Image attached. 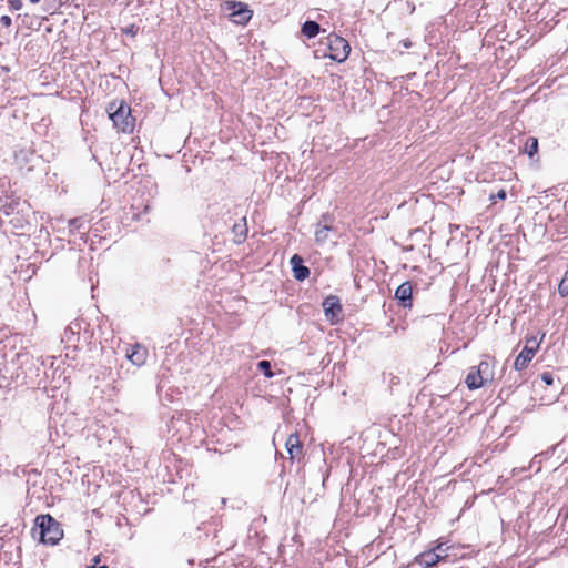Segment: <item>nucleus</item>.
I'll return each mask as SVG.
<instances>
[{
    "instance_id": "nucleus-27",
    "label": "nucleus",
    "mask_w": 568,
    "mask_h": 568,
    "mask_svg": "<svg viewBox=\"0 0 568 568\" xmlns=\"http://www.w3.org/2000/svg\"><path fill=\"white\" fill-rule=\"evenodd\" d=\"M334 221V217L328 214V213H325L321 216L320 221L318 222H322V224H329Z\"/></svg>"
},
{
    "instance_id": "nucleus-34",
    "label": "nucleus",
    "mask_w": 568,
    "mask_h": 568,
    "mask_svg": "<svg viewBox=\"0 0 568 568\" xmlns=\"http://www.w3.org/2000/svg\"><path fill=\"white\" fill-rule=\"evenodd\" d=\"M31 3H38L40 0H29Z\"/></svg>"
},
{
    "instance_id": "nucleus-6",
    "label": "nucleus",
    "mask_w": 568,
    "mask_h": 568,
    "mask_svg": "<svg viewBox=\"0 0 568 568\" xmlns=\"http://www.w3.org/2000/svg\"><path fill=\"white\" fill-rule=\"evenodd\" d=\"M231 11V17L233 21L239 24H246L252 18V10L248 9V6L242 2H231L229 6Z\"/></svg>"
},
{
    "instance_id": "nucleus-31",
    "label": "nucleus",
    "mask_w": 568,
    "mask_h": 568,
    "mask_svg": "<svg viewBox=\"0 0 568 568\" xmlns=\"http://www.w3.org/2000/svg\"><path fill=\"white\" fill-rule=\"evenodd\" d=\"M87 568H108V566L106 565H102V566L91 565V566H88Z\"/></svg>"
},
{
    "instance_id": "nucleus-12",
    "label": "nucleus",
    "mask_w": 568,
    "mask_h": 568,
    "mask_svg": "<svg viewBox=\"0 0 568 568\" xmlns=\"http://www.w3.org/2000/svg\"><path fill=\"white\" fill-rule=\"evenodd\" d=\"M285 447L291 459L298 458L302 455L303 445L297 433L291 434L287 437Z\"/></svg>"
},
{
    "instance_id": "nucleus-30",
    "label": "nucleus",
    "mask_w": 568,
    "mask_h": 568,
    "mask_svg": "<svg viewBox=\"0 0 568 568\" xmlns=\"http://www.w3.org/2000/svg\"><path fill=\"white\" fill-rule=\"evenodd\" d=\"M434 551L439 552V555H447L442 545L437 546L436 549H434Z\"/></svg>"
},
{
    "instance_id": "nucleus-2",
    "label": "nucleus",
    "mask_w": 568,
    "mask_h": 568,
    "mask_svg": "<svg viewBox=\"0 0 568 568\" xmlns=\"http://www.w3.org/2000/svg\"><path fill=\"white\" fill-rule=\"evenodd\" d=\"M106 112L113 125L120 132H133L135 118L131 114V108L124 100L110 102L106 106Z\"/></svg>"
},
{
    "instance_id": "nucleus-32",
    "label": "nucleus",
    "mask_w": 568,
    "mask_h": 568,
    "mask_svg": "<svg viewBox=\"0 0 568 568\" xmlns=\"http://www.w3.org/2000/svg\"><path fill=\"white\" fill-rule=\"evenodd\" d=\"M408 8H412L410 12H414V10H415V7H414V6L408 4Z\"/></svg>"
},
{
    "instance_id": "nucleus-26",
    "label": "nucleus",
    "mask_w": 568,
    "mask_h": 568,
    "mask_svg": "<svg viewBox=\"0 0 568 568\" xmlns=\"http://www.w3.org/2000/svg\"><path fill=\"white\" fill-rule=\"evenodd\" d=\"M123 31L125 34H130V36L134 37V36H136V33L139 31V27H136L135 24H131V26L126 27Z\"/></svg>"
},
{
    "instance_id": "nucleus-33",
    "label": "nucleus",
    "mask_w": 568,
    "mask_h": 568,
    "mask_svg": "<svg viewBox=\"0 0 568 568\" xmlns=\"http://www.w3.org/2000/svg\"><path fill=\"white\" fill-rule=\"evenodd\" d=\"M408 8H412L410 12H414V10H415V7H414V6L408 4Z\"/></svg>"
},
{
    "instance_id": "nucleus-21",
    "label": "nucleus",
    "mask_w": 568,
    "mask_h": 568,
    "mask_svg": "<svg viewBox=\"0 0 568 568\" xmlns=\"http://www.w3.org/2000/svg\"><path fill=\"white\" fill-rule=\"evenodd\" d=\"M244 221V224H234L233 225V232L236 236H240L241 240H239V242L245 240L246 235H247V227H246V223H245V217L243 219Z\"/></svg>"
},
{
    "instance_id": "nucleus-23",
    "label": "nucleus",
    "mask_w": 568,
    "mask_h": 568,
    "mask_svg": "<svg viewBox=\"0 0 568 568\" xmlns=\"http://www.w3.org/2000/svg\"><path fill=\"white\" fill-rule=\"evenodd\" d=\"M541 381L547 385L550 386L554 384V375L550 372H544L540 375Z\"/></svg>"
},
{
    "instance_id": "nucleus-14",
    "label": "nucleus",
    "mask_w": 568,
    "mask_h": 568,
    "mask_svg": "<svg viewBox=\"0 0 568 568\" xmlns=\"http://www.w3.org/2000/svg\"><path fill=\"white\" fill-rule=\"evenodd\" d=\"M301 31L302 34L305 36L307 39H313L320 33L321 26L315 20H306L302 24Z\"/></svg>"
},
{
    "instance_id": "nucleus-13",
    "label": "nucleus",
    "mask_w": 568,
    "mask_h": 568,
    "mask_svg": "<svg viewBox=\"0 0 568 568\" xmlns=\"http://www.w3.org/2000/svg\"><path fill=\"white\" fill-rule=\"evenodd\" d=\"M465 383L469 389H478L486 384L483 376L473 367L467 374Z\"/></svg>"
},
{
    "instance_id": "nucleus-25",
    "label": "nucleus",
    "mask_w": 568,
    "mask_h": 568,
    "mask_svg": "<svg viewBox=\"0 0 568 568\" xmlns=\"http://www.w3.org/2000/svg\"><path fill=\"white\" fill-rule=\"evenodd\" d=\"M506 196H507L506 191L501 189V190H499L496 194H491V195H490V200H491L493 202H496V200H505V199H506Z\"/></svg>"
},
{
    "instance_id": "nucleus-9",
    "label": "nucleus",
    "mask_w": 568,
    "mask_h": 568,
    "mask_svg": "<svg viewBox=\"0 0 568 568\" xmlns=\"http://www.w3.org/2000/svg\"><path fill=\"white\" fill-rule=\"evenodd\" d=\"M303 262V257L298 254H294L290 260L293 276L300 282H303L310 276V268L305 266Z\"/></svg>"
},
{
    "instance_id": "nucleus-18",
    "label": "nucleus",
    "mask_w": 568,
    "mask_h": 568,
    "mask_svg": "<svg viewBox=\"0 0 568 568\" xmlns=\"http://www.w3.org/2000/svg\"><path fill=\"white\" fill-rule=\"evenodd\" d=\"M476 368V372L483 376L484 381L487 383L493 379L491 365L487 361H481Z\"/></svg>"
},
{
    "instance_id": "nucleus-16",
    "label": "nucleus",
    "mask_w": 568,
    "mask_h": 568,
    "mask_svg": "<svg viewBox=\"0 0 568 568\" xmlns=\"http://www.w3.org/2000/svg\"><path fill=\"white\" fill-rule=\"evenodd\" d=\"M539 149L538 139L535 136H528L524 144V152L532 159L537 153Z\"/></svg>"
},
{
    "instance_id": "nucleus-7",
    "label": "nucleus",
    "mask_w": 568,
    "mask_h": 568,
    "mask_svg": "<svg viewBox=\"0 0 568 568\" xmlns=\"http://www.w3.org/2000/svg\"><path fill=\"white\" fill-rule=\"evenodd\" d=\"M323 308L327 320L334 321L342 314V304L336 295H329L323 301Z\"/></svg>"
},
{
    "instance_id": "nucleus-29",
    "label": "nucleus",
    "mask_w": 568,
    "mask_h": 568,
    "mask_svg": "<svg viewBox=\"0 0 568 568\" xmlns=\"http://www.w3.org/2000/svg\"><path fill=\"white\" fill-rule=\"evenodd\" d=\"M404 48L409 49L413 47V42L409 39H405L402 41Z\"/></svg>"
},
{
    "instance_id": "nucleus-4",
    "label": "nucleus",
    "mask_w": 568,
    "mask_h": 568,
    "mask_svg": "<svg viewBox=\"0 0 568 568\" xmlns=\"http://www.w3.org/2000/svg\"><path fill=\"white\" fill-rule=\"evenodd\" d=\"M327 45L329 49V59L338 63L344 62L351 52L349 43L336 33H331L327 37Z\"/></svg>"
},
{
    "instance_id": "nucleus-17",
    "label": "nucleus",
    "mask_w": 568,
    "mask_h": 568,
    "mask_svg": "<svg viewBox=\"0 0 568 568\" xmlns=\"http://www.w3.org/2000/svg\"><path fill=\"white\" fill-rule=\"evenodd\" d=\"M82 329V323L80 321H74L70 323V325L64 329L63 339L67 342H71V337L79 335Z\"/></svg>"
},
{
    "instance_id": "nucleus-3",
    "label": "nucleus",
    "mask_w": 568,
    "mask_h": 568,
    "mask_svg": "<svg viewBox=\"0 0 568 568\" xmlns=\"http://www.w3.org/2000/svg\"><path fill=\"white\" fill-rule=\"evenodd\" d=\"M544 338L545 333L541 335L540 339H538L537 336H529L525 338V346L514 362V368L516 371H523L528 366Z\"/></svg>"
},
{
    "instance_id": "nucleus-5",
    "label": "nucleus",
    "mask_w": 568,
    "mask_h": 568,
    "mask_svg": "<svg viewBox=\"0 0 568 568\" xmlns=\"http://www.w3.org/2000/svg\"><path fill=\"white\" fill-rule=\"evenodd\" d=\"M413 288L414 285L412 282L406 281L402 283L395 291V300H397L398 304L404 308L413 307Z\"/></svg>"
},
{
    "instance_id": "nucleus-24",
    "label": "nucleus",
    "mask_w": 568,
    "mask_h": 568,
    "mask_svg": "<svg viewBox=\"0 0 568 568\" xmlns=\"http://www.w3.org/2000/svg\"><path fill=\"white\" fill-rule=\"evenodd\" d=\"M9 9L11 11H18L22 8L23 3L21 0H9L8 1Z\"/></svg>"
},
{
    "instance_id": "nucleus-20",
    "label": "nucleus",
    "mask_w": 568,
    "mask_h": 568,
    "mask_svg": "<svg viewBox=\"0 0 568 568\" xmlns=\"http://www.w3.org/2000/svg\"><path fill=\"white\" fill-rule=\"evenodd\" d=\"M257 369L267 378H271L274 376V373L272 371V364L270 361L263 359L260 361L257 364Z\"/></svg>"
},
{
    "instance_id": "nucleus-15",
    "label": "nucleus",
    "mask_w": 568,
    "mask_h": 568,
    "mask_svg": "<svg viewBox=\"0 0 568 568\" xmlns=\"http://www.w3.org/2000/svg\"><path fill=\"white\" fill-rule=\"evenodd\" d=\"M333 226L329 224H322L317 222L315 231V241L317 244H324L328 239V232L333 231Z\"/></svg>"
},
{
    "instance_id": "nucleus-28",
    "label": "nucleus",
    "mask_w": 568,
    "mask_h": 568,
    "mask_svg": "<svg viewBox=\"0 0 568 568\" xmlns=\"http://www.w3.org/2000/svg\"><path fill=\"white\" fill-rule=\"evenodd\" d=\"M0 23L2 27L9 28L12 24V20L9 16L4 14L0 18Z\"/></svg>"
},
{
    "instance_id": "nucleus-10",
    "label": "nucleus",
    "mask_w": 568,
    "mask_h": 568,
    "mask_svg": "<svg viewBox=\"0 0 568 568\" xmlns=\"http://www.w3.org/2000/svg\"><path fill=\"white\" fill-rule=\"evenodd\" d=\"M448 561V555H439V552L434 550H428L419 556V564L425 566L426 568L434 567L438 564H445Z\"/></svg>"
},
{
    "instance_id": "nucleus-19",
    "label": "nucleus",
    "mask_w": 568,
    "mask_h": 568,
    "mask_svg": "<svg viewBox=\"0 0 568 568\" xmlns=\"http://www.w3.org/2000/svg\"><path fill=\"white\" fill-rule=\"evenodd\" d=\"M87 220L84 217H74L69 220L70 232H80L85 229Z\"/></svg>"
},
{
    "instance_id": "nucleus-1",
    "label": "nucleus",
    "mask_w": 568,
    "mask_h": 568,
    "mask_svg": "<svg viewBox=\"0 0 568 568\" xmlns=\"http://www.w3.org/2000/svg\"><path fill=\"white\" fill-rule=\"evenodd\" d=\"M32 536L42 544L57 545L63 537V530L51 515H39L34 519Z\"/></svg>"
},
{
    "instance_id": "nucleus-8",
    "label": "nucleus",
    "mask_w": 568,
    "mask_h": 568,
    "mask_svg": "<svg viewBox=\"0 0 568 568\" xmlns=\"http://www.w3.org/2000/svg\"><path fill=\"white\" fill-rule=\"evenodd\" d=\"M26 201H22L18 196H7L4 203L1 206V212L9 216L13 214H20L24 212Z\"/></svg>"
},
{
    "instance_id": "nucleus-22",
    "label": "nucleus",
    "mask_w": 568,
    "mask_h": 568,
    "mask_svg": "<svg viewBox=\"0 0 568 568\" xmlns=\"http://www.w3.org/2000/svg\"><path fill=\"white\" fill-rule=\"evenodd\" d=\"M558 293L561 297L568 296V272L565 274L558 285Z\"/></svg>"
},
{
    "instance_id": "nucleus-11",
    "label": "nucleus",
    "mask_w": 568,
    "mask_h": 568,
    "mask_svg": "<svg viewBox=\"0 0 568 568\" xmlns=\"http://www.w3.org/2000/svg\"><path fill=\"white\" fill-rule=\"evenodd\" d=\"M126 357L132 364L142 366L148 358V349L140 344H135L131 347V351L126 353Z\"/></svg>"
}]
</instances>
